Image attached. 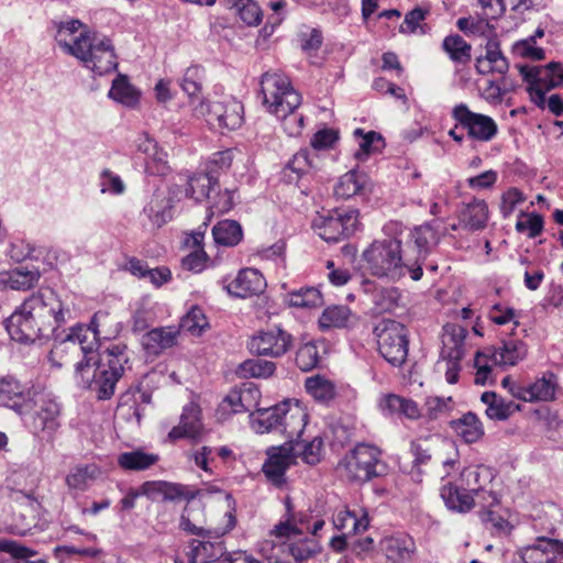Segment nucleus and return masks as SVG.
<instances>
[{
	"label": "nucleus",
	"instance_id": "nucleus-1",
	"mask_svg": "<svg viewBox=\"0 0 563 563\" xmlns=\"http://www.w3.org/2000/svg\"><path fill=\"white\" fill-rule=\"evenodd\" d=\"M98 347L96 328L77 325L54 346L51 351V360L56 366L62 367L67 362L57 363L55 357L63 352L81 355L82 358L75 364L77 383L95 391L98 399H109L124 373V365L129 360L126 346L112 343L102 351H98Z\"/></svg>",
	"mask_w": 563,
	"mask_h": 563
},
{
	"label": "nucleus",
	"instance_id": "nucleus-2",
	"mask_svg": "<svg viewBox=\"0 0 563 563\" xmlns=\"http://www.w3.org/2000/svg\"><path fill=\"white\" fill-rule=\"evenodd\" d=\"M64 322L60 300L52 289L46 288L25 299L5 320V329L12 340L34 343L42 339L57 340V328Z\"/></svg>",
	"mask_w": 563,
	"mask_h": 563
},
{
	"label": "nucleus",
	"instance_id": "nucleus-3",
	"mask_svg": "<svg viewBox=\"0 0 563 563\" xmlns=\"http://www.w3.org/2000/svg\"><path fill=\"white\" fill-rule=\"evenodd\" d=\"M56 26L55 40L59 46L96 75L101 76L117 68V55L108 37L88 31H82L77 36L82 23L75 19L59 22Z\"/></svg>",
	"mask_w": 563,
	"mask_h": 563
},
{
	"label": "nucleus",
	"instance_id": "nucleus-4",
	"mask_svg": "<svg viewBox=\"0 0 563 563\" xmlns=\"http://www.w3.org/2000/svg\"><path fill=\"white\" fill-rule=\"evenodd\" d=\"M402 244L399 236L373 241L362 253L365 271L389 282H398L407 274L413 282L420 280L421 267L402 250Z\"/></svg>",
	"mask_w": 563,
	"mask_h": 563
},
{
	"label": "nucleus",
	"instance_id": "nucleus-5",
	"mask_svg": "<svg viewBox=\"0 0 563 563\" xmlns=\"http://www.w3.org/2000/svg\"><path fill=\"white\" fill-rule=\"evenodd\" d=\"M263 102L268 111L284 120V126L289 135L300 133L303 117L294 111L301 103L300 95L291 87L289 79L282 73L266 71L261 78Z\"/></svg>",
	"mask_w": 563,
	"mask_h": 563
},
{
	"label": "nucleus",
	"instance_id": "nucleus-6",
	"mask_svg": "<svg viewBox=\"0 0 563 563\" xmlns=\"http://www.w3.org/2000/svg\"><path fill=\"white\" fill-rule=\"evenodd\" d=\"M251 423L257 433L278 430L292 441L305 429L306 413L299 404L283 401L269 408L256 409V413H251Z\"/></svg>",
	"mask_w": 563,
	"mask_h": 563
},
{
	"label": "nucleus",
	"instance_id": "nucleus-7",
	"mask_svg": "<svg viewBox=\"0 0 563 563\" xmlns=\"http://www.w3.org/2000/svg\"><path fill=\"white\" fill-rule=\"evenodd\" d=\"M30 431L43 442H52L59 428V405L52 394L34 389L23 412Z\"/></svg>",
	"mask_w": 563,
	"mask_h": 563
},
{
	"label": "nucleus",
	"instance_id": "nucleus-8",
	"mask_svg": "<svg viewBox=\"0 0 563 563\" xmlns=\"http://www.w3.org/2000/svg\"><path fill=\"white\" fill-rule=\"evenodd\" d=\"M380 355L391 365L400 366L408 355V331L390 319L380 320L374 328Z\"/></svg>",
	"mask_w": 563,
	"mask_h": 563
},
{
	"label": "nucleus",
	"instance_id": "nucleus-9",
	"mask_svg": "<svg viewBox=\"0 0 563 563\" xmlns=\"http://www.w3.org/2000/svg\"><path fill=\"white\" fill-rule=\"evenodd\" d=\"M382 452L374 445L357 444L344 457L346 475L352 481L368 482L387 473V464L380 457Z\"/></svg>",
	"mask_w": 563,
	"mask_h": 563
},
{
	"label": "nucleus",
	"instance_id": "nucleus-10",
	"mask_svg": "<svg viewBox=\"0 0 563 563\" xmlns=\"http://www.w3.org/2000/svg\"><path fill=\"white\" fill-rule=\"evenodd\" d=\"M357 217L355 209L322 210L313 218L312 228L322 240L338 242L355 232Z\"/></svg>",
	"mask_w": 563,
	"mask_h": 563
},
{
	"label": "nucleus",
	"instance_id": "nucleus-11",
	"mask_svg": "<svg viewBox=\"0 0 563 563\" xmlns=\"http://www.w3.org/2000/svg\"><path fill=\"white\" fill-rule=\"evenodd\" d=\"M305 520H296L289 516L286 521L275 527L273 533L279 538H286L284 542V552H287L296 562H302L318 554L321 550L318 541L313 537H302Z\"/></svg>",
	"mask_w": 563,
	"mask_h": 563
},
{
	"label": "nucleus",
	"instance_id": "nucleus-12",
	"mask_svg": "<svg viewBox=\"0 0 563 563\" xmlns=\"http://www.w3.org/2000/svg\"><path fill=\"white\" fill-rule=\"evenodd\" d=\"M194 114L206 118L213 128L235 130L243 123V104L232 97L217 101H200Z\"/></svg>",
	"mask_w": 563,
	"mask_h": 563
},
{
	"label": "nucleus",
	"instance_id": "nucleus-13",
	"mask_svg": "<svg viewBox=\"0 0 563 563\" xmlns=\"http://www.w3.org/2000/svg\"><path fill=\"white\" fill-rule=\"evenodd\" d=\"M228 525L222 531L205 533L201 540H192L189 544L188 558L190 563H209L220 559H225L227 551L220 538L234 528L236 520L232 514H228Z\"/></svg>",
	"mask_w": 563,
	"mask_h": 563
},
{
	"label": "nucleus",
	"instance_id": "nucleus-14",
	"mask_svg": "<svg viewBox=\"0 0 563 563\" xmlns=\"http://www.w3.org/2000/svg\"><path fill=\"white\" fill-rule=\"evenodd\" d=\"M452 117L473 140L488 142L493 140L498 132L497 124L493 118L473 112L464 103L453 108Z\"/></svg>",
	"mask_w": 563,
	"mask_h": 563
},
{
	"label": "nucleus",
	"instance_id": "nucleus-15",
	"mask_svg": "<svg viewBox=\"0 0 563 563\" xmlns=\"http://www.w3.org/2000/svg\"><path fill=\"white\" fill-rule=\"evenodd\" d=\"M466 338V330L456 324H446L442 335L441 357L448 362L445 377L448 383L457 382L459 362L463 357V345Z\"/></svg>",
	"mask_w": 563,
	"mask_h": 563
},
{
	"label": "nucleus",
	"instance_id": "nucleus-16",
	"mask_svg": "<svg viewBox=\"0 0 563 563\" xmlns=\"http://www.w3.org/2000/svg\"><path fill=\"white\" fill-rule=\"evenodd\" d=\"M511 563H563V542L538 538L533 544L518 550Z\"/></svg>",
	"mask_w": 563,
	"mask_h": 563
},
{
	"label": "nucleus",
	"instance_id": "nucleus-17",
	"mask_svg": "<svg viewBox=\"0 0 563 563\" xmlns=\"http://www.w3.org/2000/svg\"><path fill=\"white\" fill-rule=\"evenodd\" d=\"M292 336L280 328L260 331L253 335L247 347L251 353L271 357H280L291 346Z\"/></svg>",
	"mask_w": 563,
	"mask_h": 563
},
{
	"label": "nucleus",
	"instance_id": "nucleus-18",
	"mask_svg": "<svg viewBox=\"0 0 563 563\" xmlns=\"http://www.w3.org/2000/svg\"><path fill=\"white\" fill-rule=\"evenodd\" d=\"M440 242V234L438 231L430 224L426 223L415 229L410 230L405 241L406 253H409L411 249L416 250V255L411 256L412 262H417V264L422 268L424 261L428 255Z\"/></svg>",
	"mask_w": 563,
	"mask_h": 563
},
{
	"label": "nucleus",
	"instance_id": "nucleus-19",
	"mask_svg": "<svg viewBox=\"0 0 563 563\" xmlns=\"http://www.w3.org/2000/svg\"><path fill=\"white\" fill-rule=\"evenodd\" d=\"M141 494L153 501L191 500L196 497V493L189 490L186 486L165 481H148L143 483L141 485Z\"/></svg>",
	"mask_w": 563,
	"mask_h": 563
},
{
	"label": "nucleus",
	"instance_id": "nucleus-20",
	"mask_svg": "<svg viewBox=\"0 0 563 563\" xmlns=\"http://www.w3.org/2000/svg\"><path fill=\"white\" fill-rule=\"evenodd\" d=\"M380 549L387 563H412L417 545L408 534L386 537L380 541Z\"/></svg>",
	"mask_w": 563,
	"mask_h": 563
},
{
	"label": "nucleus",
	"instance_id": "nucleus-21",
	"mask_svg": "<svg viewBox=\"0 0 563 563\" xmlns=\"http://www.w3.org/2000/svg\"><path fill=\"white\" fill-rule=\"evenodd\" d=\"M33 390L25 389L13 377H3L0 379V406L10 408L19 416H23Z\"/></svg>",
	"mask_w": 563,
	"mask_h": 563
},
{
	"label": "nucleus",
	"instance_id": "nucleus-22",
	"mask_svg": "<svg viewBox=\"0 0 563 563\" xmlns=\"http://www.w3.org/2000/svg\"><path fill=\"white\" fill-rule=\"evenodd\" d=\"M266 288V280L255 268L240 271L234 280L228 286V291L240 298L260 295Z\"/></svg>",
	"mask_w": 563,
	"mask_h": 563
},
{
	"label": "nucleus",
	"instance_id": "nucleus-23",
	"mask_svg": "<svg viewBox=\"0 0 563 563\" xmlns=\"http://www.w3.org/2000/svg\"><path fill=\"white\" fill-rule=\"evenodd\" d=\"M292 462V455L287 443L268 451V459L263 465V472L267 479L279 487L285 482V473Z\"/></svg>",
	"mask_w": 563,
	"mask_h": 563
},
{
	"label": "nucleus",
	"instance_id": "nucleus-24",
	"mask_svg": "<svg viewBox=\"0 0 563 563\" xmlns=\"http://www.w3.org/2000/svg\"><path fill=\"white\" fill-rule=\"evenodd\" d=\"M178 334L174 327L155 328L143 334L141 344L148 355L157 356L176 344Z\"/></svg>",
	"mask_w": 563,
	"mask_h": 563
},
{
	"label": "nucleus",
	"instance_id": "nucleus-25",
	"mask_svg": "<svg viewBox=\"0 0 563 563\" xmlns=\"http://www.w3.org/2000/svg\"><path fill=\"white\" fill-rule=\"evenodd\" d=\"M555 391V380L553 375L542 377L527 386H514L510 394L523 401L552 400Z\"/></svg>",
	"mask_w": 563,
	"mask_h": 563
},
{
	"label": "nucleus",
	"instance_id": "nucleus-26",
	"mask_svg": "<svg viewBox=\"0 0 563 563\" xmlns=\"http://www.w3.org/2000/svg\"><path fill=\"white\" fill-rule=\"evenodd\" d=\"M369 191V180L365 173L352 169L340 177L334 186V195L340 199L365 196Z\"/></svg>",
	"mask_w": 563,
	"mask_h": 563
},
{
	"label": "nucleus",
	"instance_id": "nucleus-27",
	"mask_svg": "<svg viewBox=\"0 0 563 563\" xmlns=\"http://www.w3.org/2000/svg\"><path fill=\"white\" fill-rule=\"evenodd\" d=\"M460 225L470 231H478L486 228L488 222V206L485 200L473 199L464 203L459 213Z\"/></svg>",
	"mask_w": 563,
	"mask_h": 563
},
{
	"label": "nucleus",
	"instance_id": "nucleus-28",
	"mask_svg": "<svg viewBox=\"0 0 563 563\" xmlns=\"http://www.w3.org/2000/svg\"><path fill=\"white\" fill-rule=\"evenodd\" d=\"M201 430L200 408L195 404H189L184 407L179 424L169 431L168 437L170 439L197 438Z\"/></svg>",
	"mask_w": 563,
	"mask_h": 563
},
{
	"label": "nucleus",
	"instance_id": "nucleus-29",
	"mask_svg": "<svg viewBox=\"0 0 563 563\" xmlns=\"http://www.w3.org/2000/svg\"><path fill=\"white\" fill-rule=\"evenodd\" d=\"M172 199L164 192L156 191L144 207V214L153 227L161 228L172 219Z\"/></svg>",
	"mask_w": 563,
	"mask_h": 563
},
{
	"label": "nucleus",
	"instance_id": "nucleus-30",
	"mask_svg": "<svg viewBox=\"0 0 563 563\" xmlns=\"http://www.w3.org/2000/svg\"><path fill=\"white\" fill-rule=\"evenodd\" d=\"M474 494L468 488L462 489L452 484L441 488V497L446 507L457 512H467L474 507Z\"/></svg>",
	"mask_w": 563,
	"mask_h": 563
},
{
	"label": "nucleus",
	"instance_id": "nucleus-31",
	"mask_svg": "<svg viewBox=\"0 0 563 563\" xmlns=\"http://www.w3.org/2000/svg\"><path fill=\"white\" fill-rule=\"evenodd\" d=\"M217 188H219V183L214 175L208 172L195 174L187 180L186 197L201 201L205 198H210V194H213Z\"/></svg>",
	"mask_w": 563,
	"mask_h": 563
},
{
	"label": "nucleus",
	"instance_id": "nucleus-32",
	"mask_svg": "<svg viewBox=\"0 0 563 563\" xmlns=\"http://www.w3.org/2000/svg\"><path fill=\"white\" fill-rule=\"evenodd\" d=\"M527 355L526 344L517 339H508L501 342L496 349L492 358L495 364L514 366Z\"/></svg>",
	"mask_w": 563,
	"mask_h": 563
},
{
	"label": "nucleus",
	"instance_id": "nucleus-33",
	"mask_svg": "<svg viewBox=\"0 0 563 563\" xmlns=\"http://www.w3.org/2000/svg\"><path fill=\"white\" fill-rule=\"evenodd\" d=\"M452 429L466 442L475 443L484 435V428L477 416L466 412L450 422Z\"/></svg>",
	"mask_w": 563,
	"mask_h": 563
},
{
	"label": "nucleus",
	"instance_id": "nucleus-34",
	"mask_svg": "<svg viewBox=\"0 0 563 563\" xmlns=\"http://www.w3.org/2000/svg\"><path fill=\"white\" fill-rule=\"evenodd\" d=\"M481 400L487 406V417L493 420H506L515 411L520 410L518 404L511 400L507 401L493 391L483 393Z\"/></svg>",
	"mask_w": 563,
	"mask_h": 563
},
{
	"label": "nucleus",
	"instance_id": "nucleus-35",
	"mask_svg": "<svg viewBox=\"0 0 563 563\" xmlns=\"http://www.w3.org/2000/svg\"><path fill=\"white\" fill-rule=\"evenodd\" d=\"M203 75V69L200 66L195 65L186 69L180 80V87L188 96L192 109L195 106L199 104L200 101H205L201 96Z\"/></svg>",
	"mask_w": 563,
	"mask_h": 563
},
{
	"label": "nucleus",
	"instance_id": "nucleus-36",
	"mask_svg": "<svg viewBox=\"0 0 563 563\" xmlns=\"http://www.w3.org/2000/svg\"><path fill=\"white\" fill-rule=\"evenodd\" d=\"M159 460L157 454L147 453L143 450L123 452L118 456V464L125 471H145L155 465Z\"/></svg>",
	"mask_w": 563,
	"mask_h": 563
},
{
	"label": "nucleus",
	"instance_id": "nucleus-37",
	"mask_svg": "<svg viewBox=\"0 0 563 563\" xmlns=\"http://www.w3.org/2000/svg\"><path fill=\"white\" fill-rule=\"evenodd\" d=\"M212 235L217 244L232 247L242 241L243 230L235 220H222L212 228Z\"/></svg>",
	"mask_w": 563,
	"mask_h": 563
},
{
	"label": "nucleus",
	"instance_id": "nucleus-38",
	"mask_svg": "<svg viewBox=\"0 0 563 563\" xmlns=\"http://www.w3.org/2000/svg\"><path fill=\"white\" fill-rule=\"evenodd\" d=\"M300 437H295L292 441L288 439L287 445L292 455V459L296 456H301V459L310 465H314L320 461V452L322 446V441L318 438H314L310 442L299 441Z\"/></svg>",
	"mask_w": 563,
	"mask_h": 563
},
{
	"label": "nucleus",
	"instance_id": "nucleus-39",
	"mask_svg": "<svg viewBox=\"0 0 563 563\" xmlns=\"http://www.w3.org/2000/svg\"><path fill=\"white\" fill-rule=\"evenodd\" d=\"M380 408L388 413H398L408 419H417L420 416L418 405L398 395H387L380 401Z\"/></svg>",
	"mask_w": 563,
	"mask_h": 563
},
{
	"label": "nucleus",
	"instance_id": "nucleus-40",
	"mask_svg": "<svg viewBox=\"0 0 563 563\" xmlns=\"http://www.w3.org/2000/svg\"><path fill=\"white\" fill-rule=\"evenodd\" d=\"M442 48L454 63L465 65L472 59V46L459 34L446 36Z\"/></svg>",
	"mask_w": 563,
	"mask_h": 563
},
{
	"label": "nucleus",
	"instance_id": "nucleus-41",
	"mask_svg": "<svg viewBox=\"0 0 563 563\" xmlns=\"http://www.w3.org/2000/svg\"><path fill=\"white\" fill-rule=\"evenodd\" d=\"M400 292L396 287H382L374 290L372 302L376 313L394 311L400 301Z\"/></svg>",
	"mask_w": 563,
	"mask_h": 563
},
{
	"label": "nucleus",
	"instance_id": "nucleus-42",
	"mask_svg": "<svg viewBox=\"0 0 563 563\" xmlns=\"http://www.w3.org/2000/svg\"><path fill=\"white\" fill-rule=\"evenodd\" d=\"M38 278V271L19 267L7 273L2 282L11 289L26 290L32 288L37 283Z\"/></svg>",
	"mask_w": 563,
	"mask_h": 563
},
{
	"label": "nucleus",
	"instance_id": "nucleus-43",
	"mask_svg": "<svg viewBox=\"0 0 563 563\" xmlns=\"http://www.w3.org/2000/svg\"><path fill=\"white\" fill-rule=\"evenodd\" d=\"M109 97L129 107H133L139 101L137 91L129 82L128 77L123 75H119L113 80Z\"/></svg>",
	"mask_w": 563,
	"mask_h": 563
},
{
	"label": "nucleus",
	"instance_id": "nucleus-44",
	"mask_svg": "<svg viewBox=\"0 0 563 563\" xmlns=\"http://www.w3.org/2000/svg\"><path fill=\"white\" fill-rule=\"evenodd\" d=\"M275 371L276 365L274 362L251 358L240 364L238 374L243 378H268L275 373Z\"/></svg>",
	"mask_w": 563,
	"mask_h": 563
},
{
	"label": "nucleus",
	"instance_id": "nucleus-45",
	"mask_svg": "<svg viewBox=\"0 0 563 563\" xmlns=\"http://www.w3.org/2000/svg\"><path fill=\"white\" fill-rule=\"evenodd\" d=\"M100 474L95 464L81 465L75 467L66 477V484L69 488L85 490L89 482L96 479Z\"/></svg>",
	"mask_w": 563,
	"mask_h": 563
},
{
	"label": "nucleus",
	"instance_id": "nucleus-46",
	"mask_svg": "<svg viewBox=\"0 0 563 563\" xmlns=\"http://www.w3.org/2000/svg\"><path fill=\"white\" fill-rule=\"evenodd\" d=\"M287 302L297 308H316L322 305V296L314 287L301 288L287 295Z\"/></svg>",
	"mask_w": 563,
	"mask_h": 563
},
{
	"label": "nucleus",
	"instance_id": "nucleus-47",
	"mask_svg": "<svg viewBox=\"0 0 563 563\" xmlns=\"http://www.w3.org/2000/svg\"><path fill=\"white\" fill-rule=\"evenodd\" d=\"M351 316L352 312L346 306L329 307L322 312L319 324L322 329L344 328L347 325Z\"/></svg>",
	"mask_w": 563,
	"mask_h": 563
},
{
	"label": "nucleus",
	"instance_id": "nucleus-48",
	"mask_svg": "<svg viewBox=\"0 0 563 563\" xmlns=\"http://www.w3.org/2000/svg\"><path fill=\"white\" fill-rule=\"evenodd\" d=\"M241 412H245V410L242 407V397L236 386L220 402L216 416L219 421H225L230 416Z\"/></svg>",
	"mask_w": 563,
	"mask_h": 563
},
{
	"label": "nucleus",
	"instance_id": "nucleus-49",
	"mask_svg": "<svg viewBox=\"0 0 563 563\" xmlns=\"http://www.w3.org/2000/svg\"><path fill=\"white\" fill-rule=\"evenodd\" d=\"M0 551L11 554L15 560L14 563H46L44 559L31 560L36 552L16 541L1 540Z\"/></svg>",
	"mask_w": 563,
	"mask_h": 563
},
{
	"label": "nucleus",
	"instance_id": "nucleus-50",
	"mask_svg": "<svg viewBox=\"0 0 563 563\" xmlns=\"http://www.w3.org/2000/svg\"><path fill=\"white\" fill-rule=\"evenodd\" d=\"M307 391L317 400L328 402L335 396L334 385L321 377H310L306 380Z\"/></svg>",
	"mask_w": 563,
	"mask_h": 563
},
{
	"label": "nucleus",
	"instance_id": "nucleus-51",
	"mask_svg": "<svg viewBox=\"0 0 563 563\" xmlns=\"http://www.w3.org/2000/svg\"><path fill=\"white\" fill-rule=\"evenodd\" d=\"M208 325L207 318L199 307H192L180 320L179 328L194 335H199Z\"/></svg>",
	"mask_w": 563,
	"mask_h": 563
},
{
	"label": "nucleus",
	"instance_id": "nucleus-52",
	"mask_svg": "<svg viewBox=\"0 0 563 563\" xmlns=\"http://www.w3.org/2000/svg\"><path fill=\"white\" fill-rule=\"evenodd\" d=\"M233 7L245 24L252 26L261 23L263 12L255 1L235 0Z\"/></svg>",
	"mask_w": 563,
	"mask_h": 563
},
{
	"label": "nucleus",
	"instance_id": "nucleus-53",
	"mask_svg": "<svg viewBox=\"0 0 563 563\" xmlns=\"http://www.w3.org/2000/svg\"><path fill=\"white\" fill-rule=\"evenodd\" d=\"M518 68L523 77V80L531 84L530 91L534 92L536 96L538 97L536 103L538 106H542L544 102L545 91L542 90V88H540L538 84L539 81H542L541 78L543 75V69H541L540 67H529L526 65H519Z\"/></svg>",
	"mask_w": 563,
	"mask_h": 563
},
{
	"label": "nucleus",
	"instance_id": "nucleus-54",
	"mask_svg": "<svg viewBox=\"0 0 563 563\" xmlns=\"http://www.w3.org/2000/svg\"><path fill=\"white\" fill-rule=\"evenodd\" d=\"M355 140L358 142L360 150L355 153V157L357 159H364L367 157L374 150L375 141H382V136L375 131H369L367 133L362 129H356L353 132Z\"/></svg>",
	"mask_w": 563,
	"mask_h": 563
},
{
	"label": "nucleus",
	"instance_id": "nucleus-55",
	"mask_svg": "<svg viewBox=\"0 0 563 563\" xmlns=\"http://www.w3.org/2000/svg\"><path fill=\"white\" fill-rule=\"evenodd\" d=\"M318 363L319 352L313 343H306L298 349L296 353V364L301 371H311Z\"/></svg>",
	"mask_w": 563,
	"mask_h": 563
},
{
	"label": "nucleus",
	"instance_id": "nucleus-56",
	"mask_svg": "<svg viewBox=\"0 0 563 563\" xmlns=\"http://www.w3.org/2000/svg\"><path fill=\"white\" fill-rule=\"evenodd\" d=\"M525 219H519L516 223L518 232L528 231V236L533 239L538 236L543 230V218L538 213H521Z\"/></svg>",
	"mask_w": 563,
	"mask_h": 563
},
{
	"label": "nucleus",
	"instance_id": "nucleus-57",
	"mask_svg": "<svg viewBox=\"0 0 563 563\" xmlns=\"http://www.w3.org/2000/svg\"><path fill=\"white\" fill-rule=\"evenodd\" d=\"M428 10L421 8H415L409 11L404 22L400 24L399 31L401 33H424L421 22L426 19Z\"/></svg>",
	"mask_w": 563,
	"mask_h": 563
},
{
	"label": "nucleus",
	"instance_id": "nucleus-58",
	"mask_svg": "<svg viewBox=\"0 0 563 563\" xmlns=\"http://www.w3.org/2000/svg\"><path fill=\"white\" fill-rule=\"evenodd\" d=\"M99 186L102 194L122 195L125 191V185L121 177L110 169L101 172Z\"/></svg>",
	"mask_w": 563,
	"mask_h": 563
},
{
	"label": "nucleus",
	"instance_id": "nucleus-59",
	"mask_svg": "<svg viewBox=\"0 0 563 563\" xmlns=\"http://www.w3.org/2000/svg\"><path fill=\"white\" fill-rule=\"evenodd\" d=\"M210 207L209 210L211 214H222L230 211L233 207V191L224 190L220 191L219 188L216 189L214 195L210 194Z\"/></svg>",
	"mask_w": 563,
	"mask_h": 563
},
{
	"label": "nucleus",
	"instance_id": "nucleus-60",
	"mask_svg": "<svg viewBox=\"0 0 563 563\" xmlns=\"http://www.w3.org/2000/svg\"><path fill=\"white\" fill-rule=\"evenodd\" d=\"M238 387L242 397V407H244L245 412L256 409L261 398L258 387L252 382L243 383Z\"/></svg>",
	"mask_w": 563,
	"mask_h": 563
},
{
	"label": "nucleus",
	"instance_id": "nucleus-61",
	"mask_svg": "<svg viewBox=\"0 0 563 563\" xmlns=\"http://www.w3.org/2000/svg\"><path fill=\"white\" fill-rule=\"evenodd\" d=\"M541 80L545 84L547 90L561 87L563 85V65L551 62L543 68Z\"/></svg>",
	"mask_w": 563,
	"mask_h": 563
},
{
	"label": "nucleus",
	"instance_id": "nucleus-62",
	"mask_svg": "<svg viewBox=\"0 0 563 563\" xmlns=\"http://www.w3.org/2000/svg\"><path fill=\"white\" fill-rule=\"evenodd\" d=\"M424 406L429 418L437 419L452 409V399L432 396L426 399Z\"/></svg>",
	"mask_w": 563,
	"mask_h": 563
},
{
	"label": "nucleus",
	"instance_id": "nucleus-63",
	"mask_svg": "<svg viewBox=\"0 0 563 563\" xmlns=\"http://www.w3.org/2000/svg\"><path fill=\"white\" fill-rule=\"evenodd\" d=\"M536 36H530L526 40L518 42L515 45L516 52L522 57L530 58L532 60H542L545 57L543 48L536 47Z\"/></svg>",
	"mask_w": 563,
	"mask_h": 563
},
{
	"label": "nucleus",
	"instance_id": "nucleus-64",
	"mask_svg": "<svg viewBox=\"0 0 563 563\" xmlns=\"http://www.w3.org/2000/svg\"><path fill=\"white\" fill-rule=\"evenodd\" d=\"M525 200L522 192L517 188L508 189L501 197L500 212L504 218H508L516 206Z\"/></svg>",
	"mask_w": 563,
	"mask_h": 563
}]
</instances>
